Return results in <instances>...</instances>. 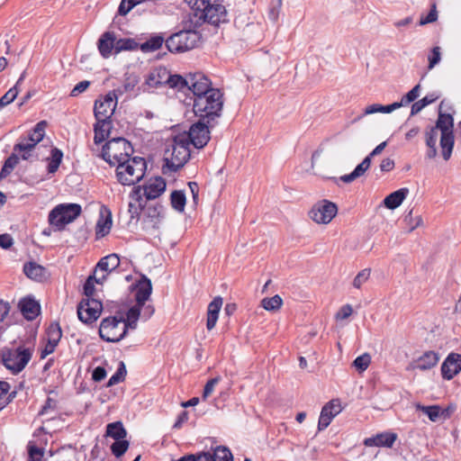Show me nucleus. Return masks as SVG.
Wrapping results in <instances>:
<instances>
[{"instance_id":"obj_14","label":"nucleus","mask_w":461,"mask_h":461,"mask_svg":"<svg viewBox=\"0 0 461 461\" xmlns=\"http://www.w3.org/2000/svg\"><path fill=\"white\" fill-rule=\"evenodd\" d=\"M341 408L339 400H331L325 404L321 411L318 422V430L325 429L331 422L332 419L340 412Z\"/></svg>"},{"instance_id":"obj_18","label":"nucleus","mask_w":461,"mask_h":461,"mask_svg":"<svg viewBox=\"0 0 461 461\" xmlns=\"http://www.w3.org/2000/svg\"><path fill=\"white\" fill-rule=\"evenodd\" d=\"M396 439H397L396 433L384 432V433L377 434L375 437L366 438L364 440V444L366 447H392Z\"/></svg>"},{"instance_id":"obj_49","label":"nucleus","mask_w":461,"mask_h":461,"mask_svg":"<svg viewBox=\"0 0 461 461\" xmlns=\"http://www.w3.org/2000/svg\"><path fill=\"white\" fill-rule=\"evenodd\" d=\"M63 158V152L58 148L51 149V158L48 164V172L54 174L57 172Z\"/></svg>"},{"instance_id":"obj_28","label":"nucleus","mask_w":461,"mask_h":461,"mask_svg":"<svg viewBox=\"0 0 461 461\" xmlns=\"http://www.w3.org/2000/svg\"><path fill=\"white\" fill-rule=\"evenodd\" d=\"M77 316L82 322L91 324L99 318V312L92 310L89 305L81 301L77 306Z\"/></svg>"},{"instance_id":"obj_40","label":"nucleus","mask_w":461,"mask_h":461,"mask_svg":"<svg viewBox=\"0 0 461 461\" xmlns=\"http://www.w3.org/2000/svg\"><path fill=\"white\" fill-rule=\"evenodd\" d=\"M400 107H402V104H399L398 102L393 103L388 105L374 104L366 107L365 114H373L375 113H389Z\"/></svg>"},{"instance_id":"obj_15","label":"nucleus","mask_w":461,"mask_h":461,"mask_svg":"<svg viewBox=\"0 0 461 461\" xmlns=\"http://www.w3.org/2000/svg\"><path fill=\"white\" fill-rule=\"evenodd\" d=\"M461 371V355L450 353L441 365V375L450 380Z\"/></svg>"},{"instance_id":"obj_41","label":"nucleus","mask_w":461,"mask_h":461,"mask_svg":"<svg viewBox=\"0 0 461 461\" xmlns=\"http://www.w3.org/2000/svg\"><path fill=\"white\" fill-rule=\"evenodd\" d=\"M170 203L172 207L177 212H184L186 198L184 191L175 190L170 194Z\"/></svg>"},{"instance_id":"obj_57","label":"nucleus","mask_w":461,"mask_h":461,"mask_svg":"<svg viewBox=\"0 0 461 461\" xmlns=\"http://www.w3.org/2000/svg\"><path fill=\"white\" fill-rule=\"evenodd\" d=\"M19 90L16 86H13L10 88L1 98H0V110L3 109L7 104H11L14 101L16 96L18 95Z\"/></svg>"},{"instance_id":"obj_34","label":"nucleus","mask_w":461,"mask_h":461,"mask_svg":"<svg viewBox=\"0 0 461 461\" xmlns=\"http://www.w3.org/2000/svg\"><path fill=\"white\" fill-rule=\"evenodd\" d=\"M63 209V204H59L49 213V222L50 225L54 226L57 230H63L67 225L64 215L61 214L62 212H60Z\"/></svg>"},{"instance_id":"obj_56","label":"nucleus","mask_w":461,"mask_h":461,"mask_svg":"<svg viewBox=\"0 0 461 461\" xmlns=\"http://www.w3.org/2000/svg\"><path fill=\"white\" fill-rule=\"evenodd\" d=\"M371 363V357L368 353H365L361 356H358L353 361V366H355L359 371H365Z\"/></svg>"},{"instance_id":"obj_11","label":"nucleus","mask_w":461,"mask_h":461,"mask_svg":"<svg viewBox=\"0 0 461 461\" xmlns=\"http://www.w3.org/2000/svg\"><path fill=\"white\" fill-rule=\"evenodd\" d=\"M117 106V95L115 91L106 94L103 99L96 100L94 113L96 120L111 121V117Z\"/></svg>"},{"instance_id":"obj_52","label":"nucleus","mask_w":461,"mask_h":461,"mask_svg":"<svg viewBox=\"0 0 461 461\" xmlns=\"http://www.w3.org/2000/svg\"><path fill=\"white\" fill-rule=\"evenodd\" d=\"M111 227H112V217H111V214L109 213V215L106 218L102 217L101 219L98 220L97 224H96L95 233L97 236L104 237L109 233Z\"/></svg>"},{"instance_id":"obj_54","label":"nucleus","mask_w":461,"mask_h":461,"mask_svg":"<svg viewBox=\"0 0 461 461\" xmlns=\"http://www.w3.org/2000/svg\"><path fill=\"white\" fill-rule=\"evenodd\" d=\"M129 441L125 438L115 440L111 446V451L116 457H120L128 450Z\"/></svg>"},{"instance_id":"obj_53","label":"nucleus","mask_w":461,"mask_h":461,"mask_svg":"<svg viewBox=\"0 0 461 461\" xmlns=\"http://www.w3.org/2000/svg\"><path fill=\"white\" fill-rule=\"evenodd\" d=\"M126 374L127 371L124 363L120 362L116 372L108 380L107 386L110 387L122 382L126 376Z\"/></svg>"},{"instance_id":"obj_21","label":"nucleus","mask_w":461,"mask_h":461,"mask_svg":"<svg viewBox=\"0 0 461 461\" xmlns=\"http://www.w3.org/2000/svg\"><path fill=\"white\" fill-rule=\"evenodd\" d=\"M19 308L23 317L28 321L34 320L41 312L40 304L32 298H23L19 303Z\"/></svg>"},{"instance_id":"obj_26","label":"nucleus","mask_w":461,"mask_h":461,"mask_svg":"<svg viewBox=\"0 0 461 461\" xmlns=\"http://www.w3.org/2000/svg\"><path fill=\"white\" fill-rule=\"evenodd\" d=\"M120 266V258L117 254H110L108 256H105L100 259V261L97 263L95 269V275L97 273L98 270L106 272L107 274L113 272V270L117 269Z\"/></svg>"},{"instance_id":"obj_27","label":"nucleus","mask_w":461,"mask_h":461,"mask_svg":"<svg viewBox=\"0 0 461 461\" xmlns=\"http://www.w3.org/2000/svg\"><path fill=\"white\" fill-rule=\"evenodd\" d=\"M111 129V121L96 120L94 125V142L96 145L101 144L107 137H109Z\"/></svg>"},{"instance_id":"obj_24","label":"nucleus","mask_w":461,"mask_h":461,"mask_svg":"<svg viewBox=\"0 0 461 461\" xmlns=\"http://www.w3.org/2000/svg\"><path fill=\"white\" fill-rule=\"evenodd\" d=\"M439 360V356L435 351H427L420 356L413 364L412 368L420 369L422 371L431 369Z\"/></svg>"},{"instance_id":"obj_5","label":"nucleus","mask_w":461,"mask_h":461,"mask_svg":"<svg viewBox=\"0 0 461 461\" xmlns=\"http://www.w3.org/2000/svg\"><path fill=\"white\" fill-rule=\"evenodd\" d=\"M193 110L196 116L206 120L207 123L216 124L221 117L223 108V94L220 89L214 88L206 95L193 97Z\"/></svg>"},{"instance_id":"obj_47","label":"nucleus","mask_w":461,"mask_h":461,"mask_svg":"<svg viewBox=\"0 0 461 461\" xmlns=\"http://www.w3.org/2000/svg\"><path fill=\"white\" fill-rule=\"evenodd\" d=\"M167 85L171 88H177L179 90H183L184 88H188V77L184 78L180 75H170L167 72V76L166 77Z\"/></svg>"},{"instance_id":"obj_29","label":"nucleus","mask_w":461,"mask_h":461,"mask_svg":"<svg viewBox=\"0 0 461 461\" xmlns=\"http://www.w3.org/2000/svg\"><path fill=\"white\" fill-rule=\"evenodd\" d=\"M47 127L46 121L39 122L34 128L28 132L27 136H23L25 140H28L33 146H37V144L42 140L45 135V129Z\"/></svg>"},{"instance_id":"obj_42","label":"nucleus","mask_w":461,"mask_h":461,"mask_svg":"<svg viewBox=\"0 0 461 461\" xmlns=\"http://www.w3.org/2000/svg\"><path fill=\"white\" fill-rule=\"evenodd\" d=\"M19 162V156L12 153L5 161L0 171V180L8 176Z\"/></svg>"},{"instance_id":"obj_13","label":"nucleus","mask_w":461,"mask_h":461,"mask_svg":"<svg viewBox=\"0 0 461 461\" xmlns=\"http://www.w3.org/2000/svg\"><path fill=\"white\" fill-rule=\"evenodd\" d=\"M142 187L140 185L135 186L130 194V198L133 202H130L128 212L130 213V221L135 220L138 221L140 218L141 212L145 208L146 202L144 201L141 194Z\"/></svg>"},{"instance_id":"obj_61","label":"nucleus","mask_w":461,"mask_h":461,"mask_svg":"<svg viewBox=\"0 0 461 461\" xmlns=\"http://www.w3.org/2000/svg\"><path fill=\"white\" fill-rule=\"evenodd\" d=\"M429 69H432L441 59L440 48L436 46L431 50V53L428 57Z\"/></svg>"},{"instance_id":"obj_9","label":"nucleus","mask_w":461,"mask_h":461,"mask_svg":"<svg viewBox=\"0 0 461 461\" xmlns=\"http://www.w3.org/2000/svg\"><path fill=\"white\" fill-rule=\"evenodd\" d=\"M216 124L207 123L203 118L192 124L188 131L180 133L182 136H188L187 141L193 144L196 149H203L210 140V128H213Z\"/></svg>"},{"instance_id":"obj_30","label":"nucleus","mask_w":461,"mask_h":461,"mask_svg":"<svg viewBox=\"0 0 461 461\" xmlns=\"http://www.w3.org/2000/svg\"><path fill=\"white\" fill-rule=\"evenodd\" d=\"M24 274L31 279L42 281L46 276V269L36 262H28L23 266Z\"/></svg>"},{"instance_id":"obj_23","label":"nucleus","mask_w":461,"mask_h":461,"mask_svg":"<svg viewBox=\"0 0 461 461\" xmlns=\"http://www.w3.org/2000/svg\"><path fill=\"white\" fill-rule=\"evenodd\" d=\"M222 303V298L221 296H217L209 303L206 321L207 330H211L215 327Z\"/></svg>"},{"instance_id":"obj_1","label":"nucleus","mask_w":461,"mask_h":461,"mask_svg":"<svg viewBox=\"0 0 461 461\" xmlns=\"http://www.w3.org/2000/svg\"><path fill=\"white\" fill-rule=\"evenodd\" d=\"M445 100L441 101L438 106V114L435 125L428 126L424 132L425 143L428 147L426 157L429 159L435 158L438 155L437 141L438 131H440L439 145L443 158L447 161L455 145L454 136V117L453 113L444 111Z\"/></svg>"},{"instance_id":"obj_7","label":"nucleus","mask_w":461,"mask_h":461,"mask_svg":"<svg viewBox=\"0 0 461 461\" xmlns=\"http://www.w3.org/2000/svg\"><path fill=\"white\" fill-rule=\"evenodd\" d=\"M32 357V350L23 346L15 349L3 348L0 350V359L6 369L14 375L22 372Z\"/></svg>"},{"instance_id":"obj_45","label":"nucleus","mask_w":461,"mask_h":461,"mask_svg":"<svg viewBox=\"0 0 461 461\" xmlns=\"http://www.w3.org/2000/svg\"><path fill=\"white\" fill-rule=\"evenodd\" d=\"M416 409L418 411H421L424 414H426L429 419L433 421L437 422L440 420V406L439 405H430V406H424L420 403L416 404Z\"/></svg>"},{"instance_id":"obj_19","label":"nucleus","mask_w":461,"mask_h":461,"mask_svg":"<svg viewBox=\"0 0 461 461\" xmlns=\"http://www.w3.org/2000/svg\"><path fill=\"white\" fill-rule=\"evenodd\" d=\"M152 292L151 281L145 276L138 281L136 285L135 300L139 305H145Z\"/></svg>"},{"instance_id":"obj_58","label":"nucleus","mask_w":461,"mask_h":461,"mask_svg":"<svg viewBox=\"0 0 461 461\" xmlns=\"http://www.w3.org/2000/svg\"><path fill=\"white\" fill-rule=\"evenodd\" d=\"M420 91V85H416L411 91H409L406 95H404L401 100V102H398L399 104H402V106L407 105L410 103L415 101L419 95Z\"/></svg>"},{"instance_id":"obj_44","label":"nucleus","mask_w":461,"mask_h":461,"mask_svg":"<svg viewBox=\"0 0 461 461\" xmlns=\"http://www.w3.org/2000/svg\"><path fill=\"white\" fill-rule=\"evenodd\" d=\"M163 206L160 204L155 206H149L145 212L146 218L151 223V227L157 229L159 223V217L161 214V211Z\"/></svg>"},{"instance_id":"obj_22","label":"nucleus","mask_w":461,"mask_h":461,"mask_svg":"<svg viewBox=\"0 0 461 461\" xmlns=\"http://www.w3.org/2000/svg\"><path fill=\"white\" fill-rule=\"evenodd\" d=\"M35 149L36 147L33 144L20 137L18 142L14 146V153L19 155L23 160H37L38 156L33 155Z\"/></svg>"},{"instance_id":"obj_35","label":"nucleus","mask_w":461,"mask_h":461,"mask_svg":"<svg viewBox=\"0 0 461 461\" xmlns=\"http://www.w3.org/2000/svg\"><path fill=\"white\" fill-rule=\"evenodd\" d=\"M106 437H111L115 440L125 438L127 431L121 421L109 423L106 426Z\"/></svg>"},{"instance_id":"obj_2","label":"nucleus","mask_w":461,"mask_h":461,"mask_svg":"<svg viewBox=\"0 0 461 461\" xmlns=\"http://www.w3.org/2000/svg\"><path fill=\"white\" fill-rule=\"evenodd\" d=\"M190 7L186 15L191 19L190 23L200 27L204 23L218 26L221 23L227 22V11L225 6L220 4L212 5L210 0H185Z\"/></svg>"},{"instance_id":"obj_43","label":"nucleus","mask_w":461,"mask_h":461,"mask_svg":"<svg viewBox=\"0 0 461 461\" xmlns=\"http://www.w3.org/2000/svg\"><path fill=\"white\" fill-rule=\"evenodd\" d=\"M140 48L139 43L131 38H122L116 40L115 42V54L124 50H135Z\"/></svg>"},{"instance_id":"obj_37","label":"nucleus","mask_w":461,"mask_h":461,"mask_svg":"<svg viewBox=\"0 0 461 461\" xmlns=\"http://www.w3.org/2000/svg\"><path fill=\"white\" fill-rule=\"evenodd\" d=\"M438 98H439V95L437 94V93L428 94L423 98H421L420 100L415 102L411 105V115H415V114L419 113L424 107H426L427 105L434 103Z\"/></svg>"},{"instance_id":"obj_62","label":"nucleus","mask_w":461,"mask_h":461,"mask_svg":"<svg viewBox=\"0 0 461 461\" xmlns=\"http://www.w3.org/2000/svg\"><path fill=\"white\" fill-rule=\"evenodd\" d=\"M221 381L220 376H216L214 378L210 379L204 385L203 393V399L205 400L207 397H209L212 393L214 390V387L218 384V383Z\"/></svg>"},{"instance_id":"obj_64","label":"nucleus","mask_w":461,"mask_h":461,"mask_svg":"<svg viewBox=\"0 0 461 461\" xmlns=\"http://www.w3.org/2000/svg\"><path fill=\"white\" fill-rule=\"evenodd\" d=\"M281 6H282V0H276V4H272V5L269 9L268 17L273 22H276L278 19Z\"/></svg>"},{"instance_id":"obj_31","label":"nucleus","mask_w":461,"mask_h":461,"mask_svg":"<svg viewBox=\"0 0 461 461\" xmlns=\"http://www.w3.org/2000/svg\"><path fill=\"white\" fill-rule=\"evenodd\" d=\"M167 76V70L166 68H158L151 71L146 78V84L149 87L158 88L167 84L166 77Z\"/></svg>"},{"instance_id":"obj_38","label":"nucleus","mask_w":461,"mask_h":461,"mask_svg":"<svg viewBox=\"0 0 461 461\" xmlns=\"http://www.w3.org/2000/svg\"><path fill=\"white\" fill-rule=\"evenodd\" d=\"M126 161L131 166V167H134L136 175L135 179L141 180L147 169L145 159L141 157H133L131 158L129 157Z\"/></svg>"},{"instance_id":"obj_8","label":"nucleus","mask_w":461,"mask_h":461,"mask_svg":"<svg viewBox=\"0 0 461 461\" xmlns=\"http://www.w3.org/2000/svg\"><path fill=\"white\" fill-rule=\"evenodd\" d=\"M128 331L123 325V316H109L102 320L99 327L100 338L107 342H119Z\"/></svg>"},{"instance_id":"obj_12","label":"nucleus","mask_w":461,"mask_h":461,"mask_svg":"<svg viewBox=\"0 0 461 461\" xmlns=\"http://www.w3.org/2000/svg\"><path fill=\"white\" fill-rule=\"evenodd\" d=\"M188 88L193 92L194 97L199 95H206L214 89L212 87L211 80L203 73L197 72L188 75Z\"/></svg>"},{"instance_id":"obj_17","label":"nucleus","mask_w":461,"mask_h":461,"mask_svg":"<svg viewBox=\"0 0 461 461\" xmlns=\"http://www.w3.org/2000/svg\"><path fill=\"white\" fill-rule=\"evenodd\" d=\"M144 196L146 200H153L158 198L166 190V182L161 176L150 179L148 184L143 186Z\"/></svg>"},{"instance_id":"obj_20","label":"nucleus","mask_w":461,"mask_h":461,"mask_svg":"<svg viewBox=\"0 0 461 461\" xmlns=\"http://www.w3.org/2000/svg\"><path fill=\"white\" fill-rule=\"evenodd\" d=\"M116 38L113 32H105L102 34L97 42L98 50L101 56L107 59L111 56L113 50H115Z\"/></svg>"},{"instance_id":"obj_10","label":"nucleus","mask_w":461,"mask_h":461,"mask_svg":"<svg viewBox=\"0 0 461 461\" xmlns=\"http://www.w3.org/2000/svg\"><path fill=\"white\" fill-rule=\"evenodd\" d=\"M337 205L328 200H322L315 203L309 212L310 218L319 224H327L336 216Z\"/></svg>"},{"instance_id":"obj_32","label":"nucleus","mask_w":461,"mask_h":461,"mask_svg":"<svg viewBox=\"0 0 461 461\" xmlns=\"http://www.w3.org/2000/svg\"><path fill=\"white\" fill-rule=\"evenodd\" d=\"M371 160L369 158H365L363 161L358 164L356 168L348 175H344L340 176V180L344 183H350L356 180L357 178L362 176L366 171L370 167Z\"/></svg>"},{"instance_id":"obj_50","label":"nucleus","mask_w":461,"mask_h":461,"mask_svg":"<svg viewBox=\"0 0 461 461\" xmlns=\"http://www.w3.org/2000/svg\"><path fill=\"white\" fill-rule=\"evenodd\" d=\"M403 221L409 227L408 232H411L423 224V220L420 215H413V209L410 210L404 216Z\"/></svg>"},{"instance_id":"obj_16","label":"nucleus","mask_w":461,"mask_h":461,"mask_svg":"<svg viewBox=\"0 0 461 461\" xmlns=\"http://www.w3.org/2000/svg\"><path fill=\"white\" fill-rule=\"evenodd\" d=\"M116 176L118 181L123 185H135L140 181L135 179L136 175L134 167H131L126 160L117 166Z\"/></svg>"},{"instance_id":"obj_4","label":"nucleus","mask_w":461,"mask_h":461,"mask_svg":"<svg viewBox=\"0 0 461 461\" xmlns=\"http://www.w3.org/2000/svg\"><path fill=\"white\" fill-rule=\"evenodd\" d=\"M188 136L177 134L167 144L164 153V164L162 173L169 175L178 171L190 158V143Z\"/></svg>"},{"instance_id":"obj_51","label":"nucleus","mask_w":461,"mask_h":461,"mask_svg":"<svg viewBox=\"0 0 461 461\" xmlns=\"http://www.w3.org/2000/svg\"><path fill=\"white\" fill-rule=\"evenodd\" d=\"M282 304H283V300L278 294H276L270 298H267V297L264 298L261 301L262 307L267 311H276V310L280 309Z\"/></svg>"},{"instance_id":"obj_33","label":"nucleus","mask_w":461,"mask_h":461,"mask_svg":"<svg viewBox=\"0 0 461 461\" xmlns=\"http://www.w3.org/2000/svg\"><path fill=\"white\" fill-rule=\"evenodd\" d=\"M143 307L144 306L136 303L127 311L126 318L123 317V325L127 330L129 329H136L137 321L140 316V312Z\"/></svg>"},{"instance_id":"obj_3","label":"nucleus","mask_w":461,"mask_h":461,"mask_svg":"<svg viewBox=\"0 0 461 461\" xmlns=\"http://www.w3.org/2000/svg\"><path fill=\"white\" fill-rule=\"evenodd\" d=\"M191 19L185 14L182 21L183 30L173 33L166 40V47L171 53H183L199 46L202 35L197 25L190 23Z\"/></svg>"},{"instance_id":"obj_59","label":"nucleus","mask_w":461,"mask_h":461,"mask_svg":"<svg viewBox=\"0 0 461 461\" xmlns=\"http://www.w3.org/2000/svg\"><path fill=\"white\" fill-rule=\"evenodd\" d=\"M438 19V12L436 4H432L431 9L426 16L421 15L419 25L422 26L428 23H431L436 22Z\"/></svg>"},{"instance_id":"obj_60","label":"nucleus","mask_w":461,"mask_h":461,"mask_svg":"<svg viewBox=\"0 0 461 461\" xmlns=\"http://www.w3.org/2000/svg\"><path fill=\"white\" fill-rule=\"evenodd\" d=\"M369 276L370 269L365 268L361 270L353 280L354 287L359 289L361 285L368 280Z\"/></svg>"},{"instance_id":"obj_39","label":"nucleus","mask_w":461,"mask_h":461,"mask_svg":"<svg viewBox=\"0 0 461 461\" xmlns=\"http://www.w3.org/2000/svg\"><path fill=\"white\" fill-rule=\"evenodd\" d=\"M64 209L60 212L64 215L66 224L72 222L81 213V206L77 203H62Z\"/></svg>"},{"instance_id":"obj_25","label":"nucleus","mask_w":461,"mask_h":461,"mask_svg":"<svg viewBox=\"0 0 461 461\" xmlns=\"http://www.w3.org/2000/svg\"><path fill=\"white\" fill-rule=\"evenodd\" d=\"M410 191L407 187L400 188L388 194L383 201L384 205L390 210L399 207L409 194Z\"/></svg>"},{"instance_id":"obj_6","label":"nucleus","mask_w":461,"mask_h":461,"mask_svg":"<svg viewBox=\"0 0 461 461\" xmlns=\"http://www.w3.org/2000/svg\"><path fill=\"white\" fill-rule=\"evenodd\" d=\"M133 152V148L124 138H113L108 140L102 149L101 158L110 166L125 161Z\"/></svg>"},{"instance_id":"obj_55","label":"nucleus","mask_w":461,"mask_h":461,"mask_svg":"<svg viewBox=\"0 0 461 461\" xmlns=\"http://www.w3.org/2000/svg\"><path fill=\"white\" fill-rule=\"evenodd\" d=\"M215 456V460L219 461H232L233 456L230 450L223 446H219L215 448L214 453L212 455Z\"/></svg>"},{"instance_id":"obj_48","label":"nucleus","mask_w":461,"mask_h":461,"mask_svg":"<svg viewBox=\"0 0 461 461\" xmlns=\"http://www.w3.org/2000/svg\"><path fill=\"white\" fill-rule=\"evenodd\" d=\"M47 340L59 345V342L62 337V330L58 322H52L50 324L46 330Z\"/></svg>"},{"instance_id":"obj_63","label":"nucleus","mask_w":461,"mask_h":461,"mask_svg":"<svg viewBox=\"0 0 461 461\" xmlns=\"http://www.w3.org/2000/svg\"><path fill=\"white\" fill-rule=\"evenodd\" d=\"M90 86V81L83 80L77 83L70 92V96H77L79 94L85 92Z\"/></svg>"},{"instance_id":"obj_36","label":"nucleus","mask_w":461,"mask_h":461,"mask_svg":"<svg viewBox=\"0 0 461 461\" xmlns=\"http://www.w3.org/2000/svg\"><path fill=\"white\" fill-rule=\"evenodd\" d=\"M166 43V40L161 35L152 36L150 39L140 45V50L144 52H153L160 49L163 43Z\"/></svg>"},{"instance_id":"obj_46","label":"nucleus","mask_w":461,"mask_h":461,"mask_svg":"<svg viewBox=\"0 0 461 461\" xmlns=\"http://www.w3.org/2000/svg\"><path fill=\"white\" fill-rule=\"evenodd\" d=\"M106 275H103L100 277H96L95 274L89 276L84 285V294L86 297H92L95 294V283L103 284Z\"/></svg>"}]
</instances>
